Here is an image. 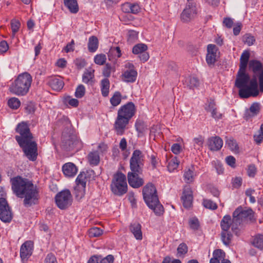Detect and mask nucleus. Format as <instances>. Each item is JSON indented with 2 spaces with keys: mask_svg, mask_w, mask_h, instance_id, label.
Listing matches in <instances>:
<instances>
[{
  "mask_svg": "<svg viewBox=\"0 0 263 263\" xmlns=\"http://www.w3.org/2000/svg\"><path fill=\"white\" fill-rule=\"evenodd\" d=\"M253 217L254 212L252 209L243 210L241 206L234 211L232 218L229 215L224 216L220 223L221 240L223 243L229 246L232 242L233 235L229 231L230 228L235 235L240 236L243 232V223L247 219L252 220Z\"/></svg>",
  "mask_w": 263,
  "mask_h": 263,
  "instance_id": "1",
  "label": "nucleus"
},
{
  "mask_svg": "<svg viewBox=\"0 0 263 263\" xmlns=\"http://www.w3.org/2000/svg\"><path fill=\"white\" fill-rule=\"evenodd\" d=\"M11 188L16 197L24 198L23 204L25 207H30L38 203L39 192L36 185L28 179L20 176L10 179Z\"/></svg>",
  "mask_w": 263,
  "mask_h": 263,
  "instance_id": "2",
  "label": "nucleus"
},
{
  "mask_svg": "<svg viewBox=\"0 0 263 263\" xmlns=\"http://www.w3.org/2000/svg\"><path fill=\"white\" fill-rule=\"evenodd\" d=\"M16 132L20 135L15 136V139L25 155L29 160H36L37 156V143L33 139L28 124L24 122L18 124Z\"/></svg>",
  "mask_w": 263,
  "mask_h": 263,
  "instance_id": "3",
  "label": "nucleus"
},
{
  "mask_svg": "<svg viewBox=\"0 0 263 263\" xmlns=\"http://www.w3.org/2000/svg\"><path fill=\"white\" fill-rule=\"evenodd\" d=\"M235 86L239 88L238 94L241 98L254 97L259 94L256 77L250 79V76L246 72V70H238Z\"/></svg>",
  "mask_w": 263,
  "mask_h": 263,
  "instance_id": "4",
  "label": "nucleus"
},
{
  "mask_svg": "<svg viewBox=\"0 0 263 263\" xmlns=\"http://www.w3.org/2000/svg\"><path fill=\"white\" fill-rule=\"evenodd\" d=\"M136 110L135 105L132 102H128L119 108L114 125L117 135H122L124 134L129 120L135 115Z\"/></svg>",
  "mask_w": 263,
  "mask_h": 263,
  "instance_id": "5",
  "label": "nucleus"
},
{
  "mask_svg": "<svg viewBox=\"0 0 263 263\" xmlns=\"http://www.w3.org/2000/svg\"><path fill=\"white\" fill-rule=\"evenodd\" d=\"M143 196L147 206L156 215L160 216L163 214V206L159 201L157 190L153 184L148 183L143 187Z\"/></svg>",
  "mask_w": 263,
  "mask_h": 263,
  "instance_id": "6",
  "label": "nucleus"
},
{
  "mask_svg": "<svg viewBox=\"0 0 263 263\" xmlns=\"http://www.w3.org/2000/svg\"><path fill=\"white\" fill-rule=\"evenodd\" d=\"M32 81V77L28 72L21 73L12 83L9 90L17 96H25L28 92Z\"/></svg>",
  "mask_w": 263,
  "mask_h": 263,
  "instance_id": "7",
  "label": "nucleus"
},
{
  "mask_svg": "<svg viewBox=\"0 0 263 263\" xmlns=\"http://www.w3.org/2000/svg\"><path fill=\"white\" fill-rule=\"evenodd\" d=\"M110 187L115 195L122 196L125 194L127 191L126 176L121 172L115 174L114 175Z\"/></svg>",
  "mask_w": 263,
  "mask_h": 263,
  "instance_id": "8",
  "label": "nucleus"
},
{
  "mask_svg": "<svg viewBox=\"0 0 263 263\" xmlns=\"http://www.w3.org/2000/svg\"><path fill=\"white\" fill-rule=\"evenodd\" d=\"M77 146H81V142L77 136L71 132V130H65L62 136L61 148L66 151H70Z\"/></svg>",
  "mask_w": 263,
  "mask_h": 263,
  "instance_id": "9",
  "label": "nucleus"
},
{
  "mask_svg": "<svg viewBox=\"0 0 263 263\" xmlns=\"http://www.w3.org/2000/svg\"><path fill=\"white\" fill-rule=\"evenodd\" d=\"M4 189L0 187V219L4 222H9L12 218V214L6 198Z\"/></svg>",
  "mask_w": 263,
  "mask_h": 263,
  "instance_id": "10",
  "label": "nucleus"
},
{
  "mask_svg": "<svg viewBox=\"0 0 263 263\" xmlns=\"http://www.w3.org/2000/svg\"><path fill=\"white\" fill-rule=\"evenodd\" d=\"M144 155L139 150H135L130 159L129 166L132 172L142 173L144 164Z\"/></svg>",
  "mask_w": 263,
  "mask_h": 263,
  "instance_id": "11",
  "label": "nucleus"
},
{
  "mask_svg": "<svg viewBox=\"0 0 263 263\" xmlns=\"http://www.w3.org/2000/svg\"><path fill=\"white\" fill-rule=\"evenodd\" d=\"M57 206L61 210H65L70 206L72 202L71 194L69 190H64L58 193L55 197Z\"/></svg>",
  "mask_w": 263,
  "mask_h": 263,
  "instance_id": "12",
  "label": "nucleus"
},
{
  "mask_svg": "<svg viewBox=\"0 0 263 263\" xmlns=\"http://www.w3.org/2000/svg\"><path fill=\"white\" fill-rule=\"evenodd\" d=\"M249 68L251 70L253 73V77H257L259 80V89L261 92H263V66L262 63L256 60H252L249 61Z\"/></svg>",
  "mask_w": 263,
  "mask_h": 263,
  "instance_id": "13",
  "label": "nucleus"
},
{
  "mask_svg": "<svg viewBox=\"0 0 263 263\" xmlns=\"http://www.w3.org/2000/svg\"><path fill=\"white\" fill-rule=\"evenodd\" d=\"M127 68L122 74V80L128 83H133L136 81L137 77V72L135 69L133 64L127 63L125 65Z\"/></svg>",
  "mask_w": 263,
  "mask_h": 263,
  "instance_id": "14",
  "label": "nucleus"
},
{
  "mask_svg": "<svg viewBox=\"0 0 263 263\" xmlns=\"http://www.w3.org/2000/svg\"><path fill=\"white\" fill-rule=\"evenodd\" d=\"M196 13L197 9L195 3L187 4L181 14V20L183 22H189L194 17Z\"/></svg>",
  "mask_w": 263,
  "mask_h": 263,
  "instance_id": "15",
  "label": "nucleus"
},
{
  "mask_svg": "<svg viewBox=\"0 0 263 263\" xmlns=\"http://www.w3.org/2000/svg\"><path fill=\"white\" fill-rule=\"evenodd\" d=\"M141 174H142V173H137V172L132 171L128 173V181L131 186L134 188H138L143 184L144 181L143 179L139 176V175Z\"/></svg>",
  "mask_w": 263,
  "mask_h": 263,
  "instance_id": "16",
  "label": "nucleus"
},
{
  "mask_svg": "<svg viewBox=\"0 0 263 263\" xmlns=\"http://www.w3.org/2000/svg\"><path fill=\"white\" fill-rule=\"evenodd\" d=\"M223 141L219 137H212L208 140V146L211 151H219L221 149Z\"/></svg>",
  "mask_w": 263,
  "mask_h": 263,
  "instance_id": "17",
  "label": "nucleus"
},
{
  "mask_svg": "<svg viewBox=\"0 0 263 263\" xmlns=\"http://www.w3.org/2000/svg\"><path fill=\"white\" fill-rule=\"evenodd\" d=\"M32 243L31 241H26L21 246L20 256L22 260H27L32 254Z\"/></svg>",
  "mask_w": 263,
  "mask_h": 263,
  "instance_id": "18",
  "label": "nucleus"
},
{
  "mask_svg": "<svg viewBox=\"0 0 263 263\" xmlns=\"http://www.w3.org/2000/svg\"><path fill=\"white\" fill-rule=\"evenodd\" d=\"M95 70L91 67L85 69L82 76V82L88 85L93 86L95 83Z\"/></svg>",
  "mask_w": 263,
  "mask_h": 263,
  "instance_id": "19",
  "label": "nucleus"
},
{
  "mask_svg": "<svg viewBox=\"0 0 263 263\" xmlns=\"http://www.w3.org/2000/svg\"><path fill=\"white\" fill-rule=\"evenodd\" d=\"M181 198L183 202V205L185 208H190L192 206L193 195L192 191L189 187L184 189Z\"/></svg>",
  "mask_w": 263,
  "mask_h": 263,
  "instance_id": "20",
  "label": "nucleus"
},
{
  "mask_svg": "<svg viewBox=\"0 0 263 263\" xmlns=\"http://www.w3.org/2000/svg\"><path fill=\"white\" fill-rule=\"evenodd\" d=\"M47 84L53 90L59 91L64 86V82L61 78L48 77L46 79Z\"/></svg>",
  "mask_w": 263,
  "mask_h": 263,
  "instance_id": "21",
  "label": "nucleus"
},
{
  "mask_svg": "<svg viewBox=\"0 0 263 263\" xmlns=\"http://www.w3.org/2000/svg\"><path fill=\"white\" fill-rule=\"evenodd\" d=\"M217 50V47L215 45L210 44L208 46L206 61L209 65H214L215 63Z\"/></svg>",
  "mask_w": 263,
  "mask_h": 263,
  "instance_id": "22",
  "label": "nucleus"
},
{
  "mask_svg": "<svg viewBox=\"0 0 263 263\" xmlns=\"http://www.w3.org/2000/svg\"><path fill=\"white\" fill-rule=\"evenodd\" d=\"M62 171L66 176L71 177L77 174L78 169L73 163L68 162L63 165Z\"/></svg>",
  "mask_w": 263,
  "mask_h": 263,
  "instance_id": "23",
  "label": "nucleus"
},
{
  "mask_svg": "<svg viewBox=\"0 0 263 263\" xmlns=\"http://www.w3.org/2000/svg\"><path fill=\"white\" fill-rule=\"evenodd\" d=\"M260 110L259 104L257 102L253 103L250 107L249 109L245 111V117L248 120L252 117L257 115Z\"/></svg>",
  "mask_w": 263,
  "mask_h": 263,
  "instance_id": "24",
  "label": "nucleus"
},
{
  "mask_svg": "<svg viewBox=\"0 0 263 263\" xmlns=\"http://www.w3.org/2000/svg\"><path fill=\"white\" fill-rule=\"evenodd\" d=\"M129 230L133 234L136 239L142 240V233L140 224L137 222L131 223L129 226Z\"/></svg>",
  "mask_w": 263,
  "mask_h": 263,
  "instance_id": "25",
  "label": "nucleus"
},
{
  "mask_svg": "<svg viewBox=\"0 0 263 263\" xmlns=\"http://www.w3.org/2000/svg\"><path fill=\"white\" fill-rule=\"evenodd\" d=\"M250 54L249 51H244L240 58L239 69L240 70H246L247 65L249 64V60L250 58Z\"/></svg>",
  "mask_w": 263,
  "mask_h": 263,
  "instance_id": "26",
  "label": "nucleus"
},
{
  "mask_svg": "<svg viewBox=\"0 0 263 263\" xmlns=\"http://www.w3.org/2000/svg\"><path fill=\"white\" fill-rule=\"evenodd\" d=\"M65 6L72 13H77L79 10V5L77 0H64Z\"/></svg>",
  "mask_w": 263,
  "mask_h": 263,
  "instance_id": "27",
  "label": "nucleus"
},
{
  "mask_svg": "<svg viewBox=\"0 0 263 263\" xmlns=\"http://www.w3.org/2000/svg\"><path fill=\"white\" fill-rule=\"evenodd\" d=\"M87 160L89 164L91 166H96L100 162V156L98 151L90 152L87 156Z\"/></svg>",
  "mask_w": 263,
  "mask_h": 263,
  "instance_id": "28",
  "label": "nucleus"
},
{
  "mask_svg": "<svg viewBox=\"0 0 263 263\" xmlns=\"http://www.w3.org/2000/svg\"><path fill=\"white\" fill-rule=\"evenodd\" d=\"M136 130L138 133V137L143 136L148 130L147 126L141 120H137L135 123Z\"/></svg>",
  "mask_w": 263,
  "mask_h": 263,
  "instance_id": "29",
  "label": "nucleus"
},
{
  "mask_svg": "<svg viewBox=\"0 0 263 263\" xmlns=\"http://www.w3.org/2000/svg\"><path fill=\"white\" fill-rule=\"evenodd\" d=\"M251 244L260 250H263V235L257 234L255 235L251 241Z\"/></svg>",
  "mask_w": 263,
  "mask_h": 263,
  "instance_id": "30",
  "label": "nucleus"
},
{
  "mask_svg": "<svg viewBox=\"0 0 263 263\" xmlns=\"http://www.w3.org/2000/svg\"><path fill=\"white\" fill-rule=\"evenodd\" d=\"M226 144L234 153H237L239 152V146L235 140L232 137H226Z\"/></svg>",
  "mask_w": 263,
  "mask_h": 263,
  "instance_id": "31",
  "label": "nucleus"
},
{
  "mask_svg": "<svg viewBox=\"0 0 263 263\" xmlns=\"http://www.w3.org/2000/svg\"><path fill=\"white\" fill-rule=\"evenodd\" d=\"M98 40L97 37L91 36L89 37L88 43V49L90 52H95L98 48Z\"/></svg>",
  "mask_w": 263,
  "mask_h": 263,
  "instance_id": "32",
  "label": "nucleus"
},
{
  "mask_svg": "<svg viewBox=\"0 0 263 263\" xmlns=\"http://www.w3.org/2000/svg\"><path fill=\"white\" fill-rule=\"evenodd\" d=\"M85 187L84 186L76 185L74 188V195L77 200L81 199L85 195Z\"/></svg>",
  "mask_w": 263,
  "mask_h": 263,
  "instance_id": "33",
  "label": "nucleus"
},
{
  "mask_svg": "<svg viewBox=\"0 0 263 263\" xmlns=\"http://www.w3.org/2000/svg\"><path fill=\"white\" fill-rule=\"evenodd\" d=\"M109 81L107 79L101 81V93L103 97H107L109 94Z\"/></svg>",
  "mask_w": 263,
  "mask_h": 263,
  "instance_id": "34",
  "label": "nucleus"
},
{
  "mask_svg": "<svg viewBox=\"0 0 263 263\" xmlns=\"http://www.w3.org/2000/svg\"><path fill=\"white\" fill-rule=\"evenodd\" d=\"M122 96L119 91H116L110 99V102L114 107L117 106L121 102Z\"/></svg>",
  "mask_w": 263,
  "mask_h": 263,
  "instance_id": "35",
  "label": "nucleus"
},
{
  "mask_svg": "<svg viewBox=\"0 0 263 263\" xmlns=\"http://www.w3.org/2000/svg\"><path fill=\"white\" fill-rule=\"evenodd\" d=\"M147 49L146 45L142 43L138 44L135 45L133 48V53L135 54H140L146 51Z\"/></svg>",
  "mask_w": 263,
  "mask_h": 263,
  "instance_id": "36",
  "label": "nucleus"
},
{
  "mask_svg": "<svg viewBox=\"0 0 263 263\" xmlns=\"http://www.w3.org/2000/svg\"><path fill=\"white\" fill-rule=\"evenodd\" d=\"M194 168L193 166H192L191 168H189L185 171L184 177L186 182L190 183L193 181L194 176Z\"/></svg>",
  "mask_w": 263,
  "mask_h": 263,
  "instance_id": "37",
  "label": "nucleus"
},
{
  "mask_svg": "<svg viewBox=\"0 0 263 263\" xmlns=\"http://www.w3.org/2000/svg\"><path fill=\"white\" fill-rule=\"evenodd\" d=\"M180 163L179 160L176 157H175L171 159L168 163L167 168L169 172H172L176 170Z\"/></svg>",
  "mask_w": 263,
  "mask_h": 263,
  "instance_id": "38",
  "label": "nucleus"
},
{
  "mask_svg": "<svg viewBox=\"0 0 263 263\" xmlns=\"http://www.w3.org/2000/svg\"><path fill=\"white\" fill-rule=\"evenodd\" d=\"M86 174L85 173H80L76 180V185L86 187Z\"/></svg>",
  "mask_w": 263,
  "mask_h": 263,
  "instance_id": "39",
  "label": "nucleus"
},
{
  "mask_svg": "<svg viewBox=\"0 0 263 263\" xmlns=\"http://www.w3.org/2000/svg\"><path fill=\"white\" fill-rule=\"evenodd\" d=\"M103 234V230L99 228L93 227L88 230V235L90 237H97Z\"/></svg>",
  "mask_w": 263,
  "mask_h": 263,
  "instance_id": "40",
  "label": "nucleus"
},
{
  "mask_svg": "<svg viewBox=\"0 0 263 263\" xmlns=\"http://www.w3.org/2000/svg\"><path fill=\"white\" fill-rule=\"evenodd\" d=\"M8 105L10 108L16 109L20 106L21 102L18 98L13 97L8 100Z\"/></svg>",
  "mask_w": 263,
  "mask_h": 263,
  "instance_id": "41",
  "label": "nucleus"
},
{
  "mask_svg": "<svg viewBox=\"0 0 263 263\" xmlns=\"http://www.w3.org/2000/svg\"><path fill=\"white\" fill-rule=\"evenodd\" d=\"M177 256L181 257L184 256L188 251V247L185 243H180L177 248Z\"/></svg>",
  "mask_w": 263,
  "mask_h": 263,
  "instance_id": "42",
  "label": "nucleus"
},
{
  "mask_svg": "<svg viewBox=\"0 0 263 263\" xmlns=\"http://www.w3.org/2000/svg\"><path fill=\"white\" fill-rule=\"evenodd\" d=\"M242 41L245 44H247L250 46L254 44L255 42V39L254 36L250 33L245 34L242 37Z\"/></svg>",
  "mask_w": 263,
  "mask_h": 263,
  "instance_id": "43",
  "label": "nucleus"
},
{
  "mask_svg": "<svg viewBox=\"0 0 263 263\" xmlns=\"http://www.w3.org/2000/svg\"><path fill=\"white\" fill-rule=\"evenodd\" d=\"M194 147L196 149L199 150L202 147L204 142V138L201 136H199L198 137L195 138L193 139Z\"/></svg>",
  "mask_w": 263,
  "mask_h": 263,
  "instance_id": "44",
  "label": "nucleus"
},
{
  "mask_svg": "<svg viewBox=\"0 0 263 263\" xmlns=\"http://www.w3.org/2000/svg\"><path fill=\"white\" fill-rule=\"evenodd\" d=\"M21 26L20 22L15 20L13 19L11 22V27L12 31V36H15V33L18 31Z\"/></svg>",
  "mask_w": 263,
  "mask_h": 263,
  "instance_id": "45",
  "label": "nucleus"
},
{
  "mask_svg": "<svg viewBox=\"0 0 263 263\" xmlns=\"http://www.w3.org/2000/svg\"><path fill=\"white\" fill-rule=\"evenodd\" d=\"M138 33L134 30H130L128 33L127 41L128 43L132 44L138 40Z\"/></svg>",
  "mask_w": 263,
  "mask_h": 263,
  "instance_id": "46",
  "label": "nucleus"
},
{
  "mask_svg": "<svg viewBox=\"0 0 263 263\" xmlns=\"http://www.w3.org/2000/svg\"><path fill=\"white\" fill-rule=\"evenodd\" d=\"M225 256V252L221 249L216 250L213 252V257L217 259L220 262L224 258Z\"/></svg>",
  "mask_w": 263,
  "mask_h": 263,
  "instance_id": "47",
  "label": "nucleus"
},
{
  "mask_svg": "<svg viewBox=\"0 0 263 263\" xmlns=\"http://www.w3.org/2000/svg\"><path fill=\"white\" fill-rule=\"evenodd\" d=\"M203 205L205 208L213 210H216L217 208V204L213 201L209 199H204Z\"/></svg>",
  "mask_w": 263,
  "mask_h": 263,
  "instance_id": "48",
  "label": "nucleus"
},
{
  "mask_svg": "<svg viewBox=\"0 0 263 263\" xmlns=\"http://www.w3.org/2000/svg\"><path fill=\"white\" fill-rule=\"evenodd\" d=\"M106 60V55L104 54H97L95 57V63L98 65H103Z\"/></svg>",
  "mask_w": 263,
  "mask_h": 263,
  "instance_id": "49",
  "label": "nucleus"
},
{
  "mask_svg": "<svg viewBox=\"0 0 263 263\" xmlns=\"http://www.w3.org/2000/svg\"><path fill=\"white\" fill-rule=\"evenodd\" d=\"M85 93V88L82 84L79 85L76 90L75 96L78 98H81L83 97Z\"/></svg>",
  "mask_w": 263,
  "mask_h": 263,
  "instance_id": "50",
  "label": "nucleus"
},
{
  "mask_svg": "<svg viewBox=\"0 0 263 263\" xmlns=\"http://www.w3.org/2000/svg\"><path fill=\"white\" fill-rule=\"evenodd\" d=\"M187 84L191 88H193L197 87L199 82L197 78L190 77L187 79Z\"/></svg>",
  "mask_w": 263,
  "mask_h": 263,
  "instance_id": "51",
  "label": "nucleus"
},
{
  "mask_svg": "<svg viewBox=\"0 0 263 263\" xmlns=\"http://www.w3.org/2000/svg\"><path fill=\"white\" fill-rule=\"evenodd\" d=\"M215 108H216L215 102L212 99L208 101V102L205 104V106L204 107L205 110L210 112Z\"/></svg>",
  "mask_w": 263,
  "mask_h": 263,
  "instance_id": "52",
  "label": "nucleus"
},
{
  "mask_svg": "<svg viewBox=\"0 0 263 263\" xmlns=\"http://www.w3.org/2000/svg\"><path fill=\"white\" fill-rule=\"evenodd\" d=\"M257 172V168L254 164H250L248 167L247 174L250 177H254Z\"/></svg>",
  "mask_w": 263,
  "mask_h": 263,
  "instance_id": "53",
  "label": "nucleus"
},
{
  "mask_svg": "<svg viewBox=\"0 0 263 263\" xmlns=\"http://www.w3.org/2000/svg\"><path fill=\"white\" fill-rule=\"evenodd\" d=\"M254 140L255 143L257 145L260 144L263 140V133L261 132L259 130L258 131L257 133L254 135Z\"/></svg>",
  "mask_w": 263,
  "mask_h": 263,
  "instance_id": "54",
  "label": "nucleus"
},
{
  "mask_svg": "<svg viewBox=\"0 0 263 263\" xmlns=\"http://www.w3.org/2000/svg\"><path fill=\"white\" fill-rule=\"evenodd\" d=\"M189 224L192 229L197 230L199 226V221L196 218H191L189 220Z\"/></svg>",
  "mask_w": 263,
  "mask_h": 263,
  "instance_id": "55",
  "label": "nucleus"
},
{
  "mask_svg": "<svg viewBox=\"0 0 263 263\" xmlns=\"http://www.w3.org/2000/svg\"><path fill=\"white\" fill-rule=\"evenodd\" d=\"M44 263H58V262L55 256L52 253H49L45 257Z\"/></svg>",
  "mask_w": 263,
  "mask_h": 263,
  "instance_id": "56",
  "label": "nucleus"
},
{
  "mask_svg": "<svg viewBox=\"0 0 263 263\" xmlns=\"http://www.w3.org/2000/svg\"><path fill=\"white\" fill-rule=\"evenodd\" d=\"M65 102L68 103L72 107H77L79 105V101L74 98H70V97H67L65 99Z\"/></svg>",
  "mask_w": 263,
  "mask_h": 263,
  "instance_id": "57",
  "label": "nucleus"
},
{
  "mask_svg": "<svg viewBox=\"0 0 263 263\" xmlns=\"http://www.w3.org/2000/svg\"><path fill=\"white\" fill-rule=\"evenodd\" d=\"M150 161L153 169L156 168L158 163V159L157 157V155L155 154L151 155L150 156Z\"/></svg>",
  "mask_w": 263,
  "mask_h": 263,
  "instance_id": "58",
  "label": "nucleus"
},
{
  "mask_svg": "<svg viewBox=\"0 0 263 263\" xmlns=\"http://www.w3.org/2000/svg\"><path fill=\"white\" fill-rule=\"evenodd\" d=\"M210 112L211 114L212 118H213L215 120H219L222 118V115L218 111L217 108H215Z\"/></svg>",
  "mask_w": 263,
  "mask_h": 263,
  "instance_id": "59",
  "label": "nucleus"
},
{
  "mask_svg": "<svg viewBox=\"0 0 263 263\" xmlns=\"http://www.w3.org/2000/svg\"><path fill=\"white\" fill-rule=\"evenodd\" d=\"M111 71V67L109 64H106L103 70V74L106 77H109L110 76Z\"/></svg>",
  "mask_w": 263,
  "mask_h": 263,
  "instance_id": "60",
  "label": "nucleus"
},
{
  "mask_svg": "<svg viewBox=\"0 0 263 263\" xmlns=\"http://www.w3.org/2000/svg\"><path fill=\"white\" fill-rule=\"evenodd\" d=\"M223 24L227 28H231L232 27L234 22L231 18L225 17L223 19Z\"/></svg>",
  "mask_w": 263,
  "mask_h": 263,
  "instance_id": "61",
  "label": "nucleus"
},
{
  "mask_svg": "<svg viewBox=\"0 0 263 263\" xmlns=\"http://www.w3.org/2000/svg\"><path fill=\"white\" fill-rule=\"evenodd\" d=\"M181 147L178 143L173 144L171 147V151L175 154H178L180 153Z\"/></svg>",
  "mask_w": 263,
  "mask_h": 263,
  "instance_id": "62",
  "label": "nucleus"
},
{
  "mask_svg": "<svg viewBox=\"0 0 263 263\" xmlns=\"http://www.w3.org/2000/svg\"><path fill=\"white\" fill-rule=\"evenodd\" d=\"M75 64L78 68L81 69L85 66L86 62L84 59H77L75 61Z\"/></svg>",
  "mask_w": 263,
  "mask_h": 263,
  "instance_id": "63",
  "label": "nucleus"
},
{
  "mask_svg": "<svg viewBox=\"0 0 263 263\" xmlns=\"http://www.w3.org/2000/svg\"><path fill=\"white\" fill-rule=\"evenodd\" d=\"M114 260V256L112 255H108L104 258H101L100 260V263H112Z\"/></svg>",
  "mask_w": 263,
  "mask_h": 263,
  "instance_id": "64",
  "label": "nucleus"
}]
</instances>
